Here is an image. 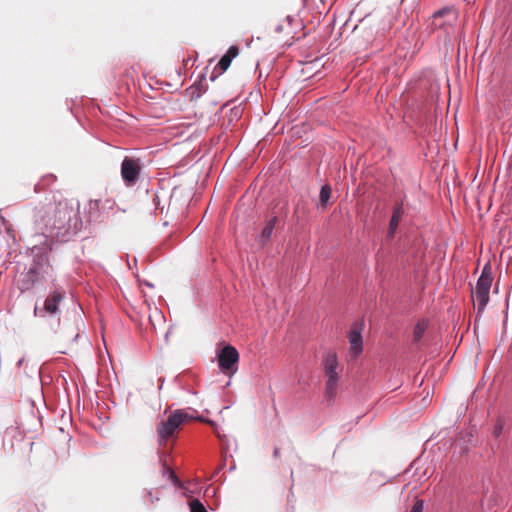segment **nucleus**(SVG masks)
I'll return each instance as SVG.
<instances>
[{
	"label": "nucleus",
	"instance_id": "nucleus-1",
	"mask_svg": "<svg viewBox=\"0 0 512 512\" xmlns=\"http://www.w3.org/2000/svg\"><path fill=\"white\" fill-rule=\"evenodd\" d=\"M33 222L37 232L63 241L82 227L74 205L67 200L35 207Z\"/></svg>",
	"mask_w": 512,
	"mask_h": 512
},
{
	"label": "nucleus",
	"instance_id": "nucleus-2",
	"mask_svg": "<svg viewBox=\"0 0 512 512\" xmlns=\"http://www.w3.org/2000/svg\"><path fill=\"white\" fill-rule=\"evenodd\" d=\"M192 419L204 421L202 417H194L183 409H177L166 420L159 422L156 426L159 445L165 446L168 440L177 436L180 426Z\"/></svg>",
	"mask_w": 512,
	"mask_h": 512
},
{
	"label": "nucleus",
	"instance_id": "nucleus-3",
	"mask_svg": "<svg viewBox=\"0 0 512 512\" xmlns=\"http://www.w3.org/2000/svg\"><path fill=\"white\" fill-rule=\"evenodd\" d=\"M492 280L491 274L487 273L486 269H484L476 283L475 289L472 291V298L474 304L477 305L478 313L482 312L489 302V291Z\"/></svg>",
	"mask_w": 512,
	"mask_h": 512
},
{
	"label": "nucleus",
	"instance_id": "nucleus-4",
	"mask_svg": "<svg viewBox=\"0 0 512 512\" xmlns=\"http://www.w3.org/2000/svg\"><path fill=\"white\" fill-rule=\"evenodd\" d=\"M239 361V353L237 349L231 345H226L218 353V365L226 374L235 373L237 363Z\"/></svg>",
	"mask_w": 512,
	"mask_h": 512
},
{
	"label": "nucleus",
	"instance_id": "nucleus-5",
	"mask_svg": "<svg viewBox=\"0 0 512 512\" xmlns=\"http://www.w3.org/2000/svg\"><path fill=\"white\" fill-rule=\"evenodd\" d=\"M142 166L139 159L125 157L121 164V176L126 185H134L140 175Z\"/></svg>",
	"mask_w": 512,
	"mask_h": 512
},
{
	"label": "nucleus",
	"instance_id": "nucleus-6",
	"mask_svg": "<svg viewBox=\"0 0 512 512\" xmlns=\"http://www.w3.org/2000/svg\"><path fill=\"white\" fill-rule=\"evenodd\" d=\"M348 338L350 343L349 354L352 358H357L363 350L361 326L354 324L350 329Z\"/></svg>",
	"mask_w": 512,
	"mask_h": 512
},
{
	"label": "nucleus",
	"instance_id": "nucleus-7",
	"mask_svg": "<svg viewBox=\"0 0 512 512\" xmlns=\"http://www.w3.org/2000/svg\"><path fill=\"white\" fill-rule=\"evenodd\" d=\"M64 299V292L60 290L53 291L45 300L43 310H40V315L45 311L49 314H56L58 312V304Z\"/></svg>",
	"mask_w": 512,
	"mask_h": 512
},
{
	"label": "nucleus",
	"instance_id": "nucleus-8",
	"mask_svg": "<svg viewBox=\"0 0 512 512\" xmlns=\"http://www.w3.org/2000/svg\"><path fill=\"white\" fill-rule=\"evenodd\" d=\"M456 20V14L451 8H443L433 14V25L442 28L446 23L451 24Z\"/></svg>",
	"mask_w": 512,
	"mask_h": 512
},
{
	"label": "nucleus",
	"instance_id": "nucleus-9",
	"mask_svg": "<svg viewBox=\"0 0 512 512\" xmlns=\"http://www.w3.org/2000/svg\"><path fill=\"white\" fill-rule=\"evenodd\" d=\"M404 213H405V209H404L403 203L402 202L396 203V205L393 209V213H392L390 222H389V228H388V233H387L388 238H391V239L394 238L395 232L398 228V225H399Z\"/></svg>",
	"mask_w": 512,
	"mask_h": 512
},
{
	"label": "nucleus",
	"instance_id": "nucleus-10",
	"mask_svg": "<svg viewBox=\"0 0 512 512\" xmlns=\"http://www.w3.org/2000/svg\"><path fill=\"white\" fill-rule=\"evenodd\" d=\"M338 365L337 355L332 352L327 353L324 358V370L326 377H339L337 371Z\"/></svg>",
	"mask_w": 512,
	"mask_h": 512
},
{
	"label": "nucleus",
	"instance_id": "nucleus-11",
	"mask_svg": "<svg viewBox=\"0 0 512 512\" xmlns=\"http://www.w3.org/2000/svg\"><path fill=\"white\" fill-rule=\"evenodd\" d=\"M86 214H87V221H95L97 220L101 213L104 212L101 208V199H94L90 200L87 204Z\"/></svg>",
	"mask_w": 512,
	"mask_h": 512
},
{
	"label": "nucleus",
	"instance_id": "nucleus-12",
	"mask_svg": "<svg viewBox=\"0 0 512 512\" xmlns=\"http://www.w3.org/2000/svg\"><path fill=\"white\" fill-rule=\"evenodd\" d=\"M239 55V48L238 46L232 45L228 49L225 55H223L219 62L218 67L221 69V71H226L229 66L231 65L232 60Z\"/></svg>",
	"mask_w": 512,
	"mask_h": 512
},
{
	"label": "nucleus",
	"instance_id": "nucleus-13",
	"mask_svg": "<svg viewBox=\"0 0 512 512\" xmlns=\"http://www.w3.org/2000/svg\"><path fill=\"white\" fill-rule=\"evenodd\" d=\"M276 222H277V217H273L266 222V225L263 228L261 235H260V242L262 245H264L265 243H267L270 240Z\"/></svg>",
	"mask_w": 512,
	"mask_h": 512
},
{
	"label": "nucleus",
	"instance_id": "nucleus-14",
	"mask_svg": "<svg viewBox=\"0 0 512 512\" xmlns=\"http://www.w3.org/2000/svg\"><path fill=\"white\" fill-rule=\"evenodd\" d=\"M339 377H327L326 381V395L333 398L336 395Z\"/></svg>",
	"mask_w": 512,
	"mask_h": 512
},
{
	"label": "nucleus",
	"instance_id": "nucleus-15",
	"mask_svg": "<svg viewBox=\"0 0 512 512\" xmlns=\"http://www.w3.org/2000/svg\"><path fill=\"white\" fill-rule=\"evenodd\" d=\"M427 322L425 320L419 321L413 331V341L418 342L423 337L426 329H427Z\"/></svg>",
	"mask_w": 512,
	"mask_h": 512
},
{
	"label": "nucleus",
	"instance_id": "nucleus-16",
	"mask_svg": "<svg viewBox=\"0 0 512 512\" xmlns=\"http://www.w3.org/2000/svg\"><path fill=\"white\" fill-rule=\"evenodd\" d=\"M331 197V187L329 185L322 186L320 190V205L325 207Z\"/></svg>",
	"mask_w": 512,
	"mask_h": 512
},
{
	"label": "nucleus",
	"instance_id": "nucleus-17",
	"mask_svg": "<svg viewBox=\"0 0 512 512\" xmlns=\"http://www.w3.org/2000/svg\"><path fill=\"white\" fill-rule=\"evenodd\" d=\"M189 506L190 512H208L205 506L198 499L190 501Z\"/></svg>",
	"mask_w": 512,
	"mask_h": 512
},
{
	"label": "nucleus",
	"instance_id": "nucleus-18",
	"mask_svg": "<svg viewBox=\"0 0 512 512\" xmlns=\"http://www.w3.org/2000/svg\"><path fill=\"white\" fill-rule=\"evenodd\" d=\"M503 428H504V420L502 418H498L496 420V423L493 428V435L495 437H499L503 432Z\"/></svg>",
	"mask_w": 512,
	"mask_h": 512
},
{
	"label": "nucleus",
	"instance_id": "nucleus-19",
	"mask_svg": "<svg viewBox=\"0 0 512 512\" xmlns=\"http://www.w3.org/2000/svg\"><path fill=\"white\" fill-rule=\"evenodd\" d=\"M101 199V208L102 210H112L115 206V201L112 198H100Z\"/></svg>",
	"mask_w": 512,
	"mask_h": 512
},
{
	"label": "nucleus",
	"instance_id": "nucleus-20",
	"mask_svg": "<svg viewBox=\"0 0 512 512\" xmlns=\"http://www.w3.org/2000/svg\"><path fill=\"white\" fill-rule=\"evenodd\" d=\"M27 277L31 284H34L38 279V272L36 267H31L27 272Z\"/></svg>",
	"mask_w": 512,
	"mask_h": 512
},
{
	"label": "nucleus",
	"instance_id": "nucleus-21",
	"mask_svg": "<svg viewBox=\"0 0 512 512\" xmlns=\"http://www.w3.org/2000/svg\"><path fill=\"white\" fill-rule=\"evenodd\" d=\"M424 511V501L421 499H417L414 505L412 506L410 512H423Z\"/></svg>",
	"mask_w": 512,
	"mask_h": 512
},
{
	"label": "nucleus",
	"instance_id": "nucleus-22",
	"mask_svg": "<svg viewBox=\"0 0 512 512\" xmlns=\"http://www.w3.org/2000/svg\"><path fill=\"white\" fill-rule=\"evenodd\" d=\"M34 314L38 315V308L37 307H35V309H34Z\"/></svg>",
	"mask_w": 512,
	"mask_h": 512
},
{
	"label": "nucleus",
	"instance_id": "nucleus-23",
	"mask_svg": "<svg viewBox=\"0 0 512 512\" xmlns=\"http://www.w3.org/2000/svg\"><path fill=\"white\" fill-rule=\"evenodd\" d=\"M171 475H172V477H173L174 479H177V478H176V475L174 474V472H171Z\"/></svg>",
	"mask_w": 512,
	"mask_h": 512
},
{
	"label": "nucleus",
	"instance_id": "nucleus-24",
	"mask_svg": "<svg viewBox=\"0 0 512 512\" xmlns=\"http://www.w3.org/2000/svg\"><path fill=\"white\" fill-rule=\"evenodd\" d=\"M274 454H275V456L278 455V449H275Z\"/></svg>",
	"mask_w": 512,
	"mask_h": 512
}]
</instances>
